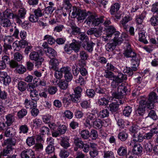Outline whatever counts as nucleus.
<instances>
[{
    "instance_id": "obj_1",
    "label": "nucleus",
    "mask_w": 158,
    "mask_h": 158,
    "mask_svg": "<svg viewBox=\"0 0 158 158\" xmlns=\"http://www.w3.org/2000/svg\"><path fill=\"white\" fill-rule=\"evenodd\" d=\"M71 17L77 18L78 21L84 19L85 17H88L85 19V23L89 25L92 24L94 26H97L104 21V16L98 18L96 15L92 13L89 11H87L85 10H81L77 8L76 7H73L72 11Z\"/></svg>"
},
{
    "instance_id": "obj_2",
    "label": "nucleus",
    "mask_w": 158,
    "mask_h": 158,
    "mask_svg": "<svg viewBox=\"0 0 158 158\" xmlns=\"http://www.w3.org/2000/svg\"><path fill=\"white\" fill-rule=\"evenodd\" d=\"M118 92H120L118 94L117 92L113 93L112 94L113 97L118 100H116V102H112L109 105L110 110L112 112L117 111L118 109L119 105L123 104L124 102L123 101L120 99L124 95L126 94L127 92V89L123 84L119 86Z\"/></svg>"
},
{
    "instance_id": "obj_3",
    "label": "nucleus",
    "mask_w": 158,
    "mask_h": 158,
    "mask_svg": "<svg viewBox=\"0 0 158 158\" xmlns=\"http://www.w3.org/2000/svg\"><path fill=\"white\" fill-rule=\"evenodd\" d=\"M131 68L126 67L124 70V73H127L129 76H132L133 74V71L137 70V68L139 63V57L138 55L132 58L131 60Z\"/></svg>"
},
{
    "instance_id": "obj_4",
    "label": "nucleus",
    "mask_w": 158,
    "mask_h": 158,
    "mask_svg": "<svg viewBox=\"0 0 158 158\" xmlns=\"http://www.w3.org/2000/svg\"><path fill=\"white\" fill-rule=\"evenodd\" d=\"M13 14L7 10H5L3 13L0 14V22L1 25L7 27L10 26L11 23L9 19L13 18Z\"/></svg>"
},
{
    "instance_id": "obj_5",
    "label": "nucleus",
    "mask_w": 158,
    "mask_h": 158,
    "mask_svg": "<svg viewBox=\"0 0 158 158\" xmlns=\"http://www.w3.org/2000/svg\"><path fill=\"white\" fill-rule=\"evenodd\" d=\"M146 98L144 97L140 96L138 99L139 102V104L138 109L136 110L137 114L139 115H142L144 113L145 111V108L147 106L146 103Z\"/></svg>"
},
{
    "instance_id": "obj_6",
    "label": "nucleus",
    "mask_w": 158,
    "mask_h": 158,
    "mask_svg": "<svg viewBox=\"0 0 158 158\" xmlns=\"http://www.w3.org/2000/svg\"><path fill=\"white\" fill-rule=\"evenodd\" d=\"M158 99V96L156 93L154 92L151 93L149 94L148 101H146L147 108L149 109L154 108V103L157 102Z\"/></svg>"
},
{
    "instance_id": "obj_7",
    "label": "nucleus",
    "mask_w": 158,
    "mask_h": 158,
    "mask_svg": "<svg viewBox=\"0 0 158 158\" xmlns=\"http://www.w3.org/2000/svg\"><path fill=\"white\" fill-rule=\"evenodd\" d=\"M80 49V46L77 43H72L69 44H66L64 47L65 51L67 53L70 54L73 50L75 52H77Z\"/></svg>"
},
{
    "instance_id": "obj_8",
    "label": "nucleus",
    "mask_w": 158,
    "mask_h": 158,
    "mask_svg": "<svg viewBox=\"0 0 158 158\" xmlns=\"http://www.w3.org/2000/svg\"><path fill=\"white\" fill-rule=\"evenodd\" d=\"M29 57L31 60L36 62L35 65L38 67L41 65L42 62L44 60V59L40 56L39 53L36 52H31L30 54Z\"/></svg>"
},
{
    "instance_id": "obj_9",
    "label": "nucleus",
    "mask_w": 158,
    "mask_h": 158,
    "mask_svg": "<svg viewBox=\"0 0 158 158\" xmlns=\"http://www.w3.org/2000/svg\"><path fill=\"white\" fill-rule=\"evenodd\" d=\"M97 118L96 114L88 113L86 117L85 121L84 123L85 126L86 127H89L92 126V124Z\"/></svg>"
},
{
    "instance_id": "obj_10",
    "label": "nucleus",
    "mask_w": 158,
    "mask_h": 158,
    "mask_svg": "<svg viewBox=\"0 0 158 158\" xmlns=\"http://www.w3.org/2000/svg\"><path fill=\"white\" fill-rule=\"evenodd\" d=\"M26 14V9L24 8H21L19 10L17 15H13V19H15L17 23L21 24L22 23V21L20 19H24Z\"/></svg>"
},
{
    "instance_id": "obj_11",
    "label": "nucleus",
    "mask_w": 158,
    "mask_h": 158,
    "mask_svg": "<svg viewBox=\"0 0 158 158\" xmlns=\"http://www.w3.org/2000/svg\"><path fill=\"white\" fill-rule=\"evenodd\" d=\"M143 139V136L140 133L134 134L133 136V139L129 144V145H133L135 143L140 142Z\"/></svg>"
},
{
    "instance_id": "obj_12",
    "label": "nucleus",
    "mask_w": 158,
    "mask_h": 158,
    "mask_svg": "<svg viewBox=\"0 0 158 158\" xmlns=\"http://www.w3.org/2000/svg\"><path fill=\"white\" fill-rule=\"evenodd\" d=\"M0 80L3 82L4 85H6L10 82L11 79L6 72H2L0 73Z\"/></svg>"
},
{
    "instance_id": "obj_13",
    "label": "nucleus",
    "mask_w": 158,
    "mask_h": 158,
    "mask_svg": "<svg viewBox=\"0 0 158 158\" xmlns=\"http://www.w3.org/2000/svg\"><path fill=\"white\" fill-rule=\"evenodd\" d=\"M145 17V15L142 13L140 15L137 16L135 18V21L137 24V28L141 31L143 28V25L142 23Z\"/></svg>"
},
{
    "instance_id": "obj_14",
    "label": "nucleus",
    "mask_w": 158,
    "mask_h": 158,
    "mask_svg": "<svg viewBox=\"0 0 158 158\" xmlns=\"http://www.w3.org/2000/svg\"><path fill=\"white\" fill-rule=\"evenodd\" d=\"M34 156V152L31 149L23 151L21 154L22 158H32Z\"/></svg>"
},
{
    "instance_id": "obj_15",
    "label": "nucleus",
    "mask_w": 158,
    "mask_h": 158,
    "mask_svg": "<svg viewBox=\"0 0 158 158\" xmlns=\"http://www.w3.org/2000/svg\"><path fill=\"white\" fill-rule=\"evenodd\" d=\"M59 64V62L57 59H52L50 61L49 68L50 69L54 70H58V65Z\"/></svg>"
},
{
    "instance_id": "obj_16",
    "label": "nucleus",
    "mask_w": 158,
    "mask_h": 158,
    "mask_svg": "<svg viewBox=\"0 0 158 158\" xmlns=\"http://www.w3.org/2000/svg\"><path fill=\"white\" fill-rule=\"evenodd\" d=\"M123 54L126 57H131L132 58L138 56L132 51V49L129 47H128L124 51Z\"/></svg>"
},
{
    "instance_id": "obj_17",
    "label": "nucleus",
    "mask_w": 158,
    "mask_h": 158,
    "mask_svg": "<svg viewBox=\"0 0 158 158\" xmlns=\"http://www.w3.org/2000/svg\"><path fill=\"white\" fill-rule=\"evenodd\" d=\"M80 57L81 59L83 60L80 62L79 64L83 67L86 65L85 61H84L87 59L88 56L87 53L85 51H81L80 53Z\"/></svg>"
},
{
    "instance_id": "obj_18",
    "label": "nucleus",
    "mask_w": 158,
    "mask_h": 158,
    "mask_svg": "<svg viewBox=\"0 0 158 158\" xmlns=\"http://www.w3.org/2000/svg\"><path fill=\"white\" fill-rule=\"evenodd\" d=\"M133 147L132 152L136 155L141 153L142 151V148L140 144L138 143H135L133 145H129Z\"/></svg>"
},
{
    "instance_id": "obj_19",
    "label": "nucleus",
    "mask_w": 158,
    "mask_h": 158,
    "mask_svg": "<svg viewBox=\"0 0 158 158\" xmlns=\"http://www.w3.org/2000/svg\"><path fill=\"white\" fill-rule=\"evenodd\" d=\"M132 19V17L130 15H127L124 17L120 21V24L124 29H126L127 25L126 24L129 21Z\"/></svg>"
},
{
    "instance_id": "obj_20",
    "label": "nucleus",
    "mask_w": 158,
    "mask_h": 158,
    "mask_svg": "<svg viewBox=\"0 0 158 158\" xmlns=\"http://www.w3.org/2000/svg\"><path fill=\"white\" fill-rule=\"evenodd\" d=\"M24 105L27 108L31 109L33 108H36L37 106L36 102L30 101L27 99H25Z\"/></svg>"
},
{
    "instance_id": "obj_21",
    "label": "nucleus",
    "mask_w": 158,
    "mask_h": 158,
    "mask_svg": "<svg viewBox=\"0 0 158 158\" xmlns=\"http://www.w3.org/2000/svg\"><path fill=\"white\" fill-rule=\"evenodd\" d=\"M120 8V5L118 3L112 5L110 7V12L111 15L114 14V13L118 11Z\"/></svg>"
},
{
    "instance_id": "obj_22",
    "label": "nucleus",
    "mask_w": 158,
    "mask_h": 158,
    "mask_svg": "<svg viewBox=\"0 0 158 158\" xmlns=\"http://www.w3.org/2000/svg\"><path fill=\"white\" fill-rule=\"evenodd\" d=\"M69 141L67 137H62L60 140L61 145L65 149L67 148L70 146Z\"/></svg>"
},
{
    "instance_id": "obj_23",
    "label": "nucleus",
    "mask_w": 158,
    "mask_h": 158,
    "mask_svg": "<svg viewBox=\"0 0 158 158\" xmlns=\"http://www.w3.org/2000/svg\"><path fill=\"white\" fill-rule=\"evenodd\" d=\"M98 117L101 118L108 117L109 115V112L107 109L101 110L98 114Z\"/></svg>"
},
{
    "instance_id": "obj_24",
    "label": "nucleus",
    "mask_w": 158,
    "mask_h": 158,
    "mask_svg": "<svg viewBox=\"0 0 158 158\" xmlns=\"http://www.w3.org/2000/svg\"><path fill=\"white\" fill-rule=\"evenodd\" d=\"M6 121L5 123L8 126H10L15 120L14 116L11 114H9L6 116Z\"/></svg>"
},
{
    "instance_id": "obj_25",
    "label": "nucleus",
    "mask_w": 158,
    "mask_h": 158,
    "mask_svg": "<svg viewBox=\"0 0 158 158\" xmlns=\"http://www.w3.org/2000/svg\"><path fill=\"white\" fill-rule=\"evenodd\" d=\"M102 121L100 119H96L95 121H94V123L92 124V126H93L94 128L96 129H99L101 128L102 127Z\"/></svg>"
},
{
    "instance_id": "obj_26",
    "label": "nucleus",
    "mask_w": 158,
    "mask_h": 158,
    "mask_svg": "<svg viewBox=\"0 0 158 158\" xmlns=\"http://www.w3.org/2000/svg\"><path fill=\"white\" fill-rule=\"evenodd\" d=\"M116 31V29L113 26H110L106 30V35L108 36L111 37Z\"/></svg>"
},
{
    "instance_id": "obj_27",
    "label": "nucleus",
    "mask_w": 158,
    "mask_h": 158,
    "mask_svg": "<svg viewBox=\"0 0 158 158\" xmlns=\"http://www.w3.org/2000/svg\"><path fill=\"white\" fill-rule=\"evenodd\" d=\"M145 32L144 31H143L139 32V40L145 44L147 43L148 41L146 40Z\"/></svg>"
},
{
    "instance_id": "obj_28",
    "label": "nucleus",
    "mask_w": 158,
    "mask_h": 158,
    "mask_svg": "<svg viewBox=\"0 0 158 158\" xmlns=\"http://www.w3.org/2000/svg\"><path fill=\"white\" fill-rule=\"evenodd\" d=\"M98 102L99 105L106 106L108 104L109 101L105 98H102L98 99Z\"/></svg>"
},
{
    "instance_id": "obj_29",
    "label": "nucleus",
    "mask_w": 158,
    "mask_h": 158,
    "mask_svg": "<svg viewBox=\"0 0 158 158\" xmlns=\"http://www.w3.org/2000/svg\"><path fill=\"white\" fill-rule=\"evenodd\" d=\"M81 137L84 139H87L90 137V132L86 130H82L80 132Z\"/></svg>"
},
{
    "instance_id": "obj_30",
    "label": "nucleus",
    "mask_w": 158,
    "mask_h": 158,
    "mask_svg": "<svg viewBox=\"0 0 158 158\" xmlns=\"http://www.w3.org/2000/svg\"><path fill=\"white\" fill-rule=\"evenodd\" d=\"M118 154L121 156L126 155L127 153V148L124 146H121L117 151Z\"/></svg>"
},
{
    "instance_id": "obj_31",
    "label": "nucleus",
    "mask_w": 158,
    "mask_h": 158,
    "mask_svg": "<svg viewBox=\"0 0 158 158\" xmlns=\"http://www.w3.org/2000/svg\"><path fill=\"white\" fill-rule=\"evenodd\" d=\"M33 126L35 129H38L40 127L42 124L41 120L39 118H35L32 121Z\"/></svg>"
},
{
    "instance_id": "obj_32",
    "label": "nucleus",
    "mask_w": 158,
    "mask_h": 158,
    "mask_svg": "<svg viewBox=\"0 0 158 158\" xmlns=\"http://www.w3.org/2000/svg\"><path fill=\"white\" fill-rule=\"evenodd\" d=\"M127 36V34H123L120 36V37H119V38L116 39L114 40H113L114 43L116 44V45L120 44L122 43L123 40H124L123 38L126 37Z\"/></svg>"
},
{
    "instance_id": "obj_33",
    "label": "nucleus",
    "mask_w": 158,
    "mask_h": 158,
    "mask_svg": "<svg viewBox=\"0 0 158 158\" xmlns=\"http://www.w3.org/2000/svg\"><path fill=\"white\" fill-rule=\"evenodd\" d=\"M112 80H113V81L111 83V85L113 88H116L118 85V87H119V86L122 85V84H123L124 86L126 87V89H127L126 87L124 85V84L123 83H122L121 84V85H119L121 82L118 81L115 78H114ZM118 93H117L118 94H119V93H120V92H118Z\"/></svg>"
},
{
    "instance_id": "obj_34",
    "label": "nucleus",
    "mask_w": 158,
    "mask_h": 158,
    "mask_svg": "<svg viewBox=\"0 0 158 158\" xmlns=\"http://www.w3.org/2000/svg\"><path fill=\"white\" fill-rule=\"evenodd\" d=\"M15 130L12 127H9L5 132L4 135L7 137H10L14 135Z\"/></svg>"
},
{
    "instance_id": "obj_35",
    "label": "nucleus",
    "mask_w": 158,
    "mask_h": 158,
    "mask_svg": "<svg viewBox=\"0 0 158 158\" xmlns=\"http://www.w3.org/2000/svg\"><path fill=\"white\" fill-rule=\"evenodd\" d=\"M30 97L32 100L36 102L39 100L38 92L37 90L34 91L30 92Z\"/></svg>"
},
{
    "instance_id": "obj_36",
    "label": "nucleus",
    "mask_w": 158,
    "mask_h": 158,
    "mask_svg": "<svg viewBox=\"0 0 158 158\" xmlns=\"http://www.w3.org/2000/svg\"><path fill=\"white\" fill-rule=\"evenodd\" d=\"M132 111V108L130 106H126L123 111V114L126 116L128 117L131 114Z\"/></svg>"
},
{
    "instance_id": "obj_37",
    "label": "nucleus",
    "mask_w": 158,
    "mask_h": 158,
    "mask_svg": "<svg viewBox=\"0 0 158 158\" xmlns=\"http://www.w3.org/2000/svg\"><path fill=\"white\" fill-rule=\"evenodd\" d=\"M71 100V95L69 94H67L65 95L63 99V103L67 106L69 105L70 102Z\"/></svg>"
},
{
    "instance_id": "obj_38",
    "label": "nucleus",
    "mask_w": 158,
    "mask_h": 158,
    "mask_svg": "<svg viewBox=\"0 0 158 158\" xmlns=\"http://www.w3.org/2000/svg\"><path fill=\"white\" fill-rule=\"evenodd\" d=\"M115 78L118 81L121 83L122 82L123 80L127 79V76L121 73H118L117 76H115Z\"/></svg>"
},
{
    "instance_id": "obj_39",
    "label": "nucleus",
    "mask_w": 158,
    "mask_h": 158,
    "mask_svg": "<svg viewBox=\"0 0 158 158\" xmlns=\"http://www.w3.org/2000/svg\"><path fill=\"white\" fill-rule=\"evenodd\" d=\"M28 127L27 125H22L19 127V133H23L24 134L27 133L28 131Z\"/></svg>"
},
{
    "instance_id": "obj_40",
    "label": "nucleus",
    "mask_w": 158,
    "mask_h": 158,
    "mask_svg": "<svg viewBox=\"0 0 158 158\" xmlns=\"http://www.w3.org/2000/svg\"><path fill=\"white\" fill-rule=\"evenodd\" d=\"M47 40L48 43L50 45H52L55 42V40L51 36L49 35H45L44 38V40Z\"/></svg>"
},
{
    "instance_id": "obj_41",
    "label": "nucleus",
    "mask_w": 158,
    "mask_h": 158,
    "mask_svg": "<svg viewBox=\"0 0 158 158\" xmlns=\"http://www.w3.org/2000/svg\"><path fill=\"white\" fill-rule=\"evenodd\" d=\"M78 37L81 40L84 42H87L89 40L88 37L84 32L79 33L78 34Z\"/></svg>"
},
{
    "instance_id": "obj_42",
    "label": "nucleus",
    "mask_w": 158,
    "mask_h": 158,
    "mask_svg": "<svg viewBox=\"0 0 158 158\" xmlns=\"http://www.w3.org/2000/svg\"><path fill=\"white\" fill-rule=\"evenodd\" d=\"M54 148L52 145H48L46 148V152L48 155L52 154L54 153Z\"/></svg>"
},
{
    "instance_id": "obj_43",
    "label": "nucleus",
    "mask_w": 158,
    "mask_h": 158,
    "mask_svg": "<svg viewBox=\"0 0 158 158\" xmlns=\"http://www.w3.org/2000/svg\"><path fill=\"white\" fill-rule=\"evenodd\" d=\"M116 46V44L114 43H108L106 45V49L109 52L112 51L115 49Z\"/></svg>"
},
{
    "instance_id": "obj_44",
    "label": "nucleus",
    "mask_w": 158,
    "mask_h": 158,
    "mask_svg": "<svg viewBox=\"0 0 158 158\" xmlns=\"http://www.w3.org/2000/svg\"><path fill=\"white\" fill-rule=\"evenodd\" d=\"M150 22L152 25L155 26L158 25V17L155 15L152 17L150 19Z\"/></svg>"
},
{
    "instance_id": "obj_45",
    "label": "nucleus",
    "mask_w": 158,
    "mask_h": 158,
    "mask_svg": "<svg viewBox=\"0 0 158 158\" xmlns=\"http://www.w3.org/2000/svg\"><path fill=\"white\" fill-rule=\"evenodd\" d=\"M128 137L127 134L125 132H120L118 135V138L122 141H125Z\"/></svg>"
},
{
    "instance_id": "obj_46",
    "label": "nucleus",
    "mask_w": 158,
    "mask_h": 158,
    "mask_svg": "<svg viewBox=\"0 0 158 158\" xmlns=\"http://www.w3.org/2000/svg\"><path fill=\"white\" fill-rule=\"evenodd\" d=\"M12 148L11 147H7L6 148L3 149V151L1 153V155L6 156L8 154H10L12 151Z\"/></svg>"
},
{
    "instance_id": "obj_47",
    "label": "nucleus",
    "mask_w": 158,
    "mask_h": 158,
    "mask_svg": "<svg viewBox=\"0 0 158 158\" xmlns=\"http://www.w3.org/2000/svg\"><path fill=\"white\" fill-rule=\"evenodd\" d=\"M59 87L62 89H66L68 87V84L67 82L64 81H61L58 84Z\"/></svg>"
},
{
    "instance_id": "obj_48",
    "label": "nucleus",
    "mask_w": 158,
    "mask_h": 158,
    "mask_svg": "<svg viewBox=\"0 0 158 158\" xmlns=\"http://www.w3.org/2000/svg\"><path fill=\"white\" fill-rule=\"evenodd\" d=\"M114 157V153L111 151H104V158H113Z\"/></svg>"
},
{
    "instance_id": "obj_49",
    "label": "nucleus",
    "mask_w": 158,
    "mask_h": 158,
    "mask_svg": "<svg viewBox=\"0 0 158 158\" xmlns=\"http://www.w3.org/2000/svg\"><path fill=\"white\" fill-rule=\"evenodd\" d=\"M106 71H113L116 72V68L114 67L111 64L107 63L105 66Z\"/></svg>"
},
{
    "instance_id": "obj_50",
    "label": "nucleus",
    "mask_w": 158,
    "mask_h": 158,
    "mask_svg": "<svg viewBox=\"0 0 158 158\" xmlns=\"http://www.w3.org/2000/svg\"><path fill=\"white\" fill-rule=\"evenodd\" d=\"M104 76L106 78H109L110 80H112L113 79L115 78V76L112 72L106 70L105 72Z\"/></svg>"
},
{
    "instance_id": "obj_51",
    "label": "nucleus",
    "mask_w": 158,
    "mask_h": 158,
    "mask_svg": "<svg viewBox=\"0 0 158 158\" xmlns=\"http://www.w3.org/2000/svg\"><path fill=\"white\" fill-rule=\"evenodd\" d=\"M18 89L21 91H23L26 89V84L23 81L19 82L18 84Z\"/></svg>"
},
{
    "instance_id": "obj_52",
    "label": "nucleus",
    "mask_w": 158,
    "mask_h": 158,
    "mask_svg": "<svg viewBox=\"0 0 158 158\" xmlns=\"http://www.w3.org/2000/svg\"><path fill=\"white\" fill-rule=\"evenodd\" d=\"M13 40L14 39L11 36H5L3 38V41L6 44L11 43Z\"/></svg>"
},
{
    "instance_id": "obj_53",
    "label": "nucleus",
    "mask_w": 158,
    "mask_h": 158,
    "mask_svg": "<svg viewBox=\"0 0 158 158\" xmlns=\"http://www.w3.org/2000/svg\"><path fill=\"white\" fill-rule=\"evenodd\" d=\"M35 139L32 137L27 138L26 140V143L29 146H31L35 144Z\"/></svg>"
},
{
    "instance_id": "obj_54",
    "label": "nucleus",
    "mask_w": 158,
    "mask_h": 158,
    "mask_svg": "<svg viewBox=\"0 0 158 158\" xmlns=\"http://www.w3.org/2000/svg\"><path fill=\"white\" fill-rule=\"evenodd\" d=\"M71 100L74 102L77 103L80 101L81 96L76 94L71 95Z\"/></svg>"
},
{
    "instance_id": "obj_55",
    "label": "nucleus",
    "mask_w": 158,
    "mask_h": 158,
    "mask_svg": "<svg viewBox=\"0 0 158 158\" xmlns=\"http://www.w3.org/2000/svg\"><path fill=\"white\" fill-rule=\"evenodd\" d=\"M140 129V127L136 125H133L132 126L130 129V131L135 134L138 133V131Z\"/></svg>"
},
{
    "instance_id": "obj_56",
    "label": "nucleus",
    "mask_w": 158,
    "mask_h": 158,
    "mask_svg": "<svg viewBox=\"0 0 158 158\" xmlns=\"http://www.w3.org/2000/svg\"><path fill=\"white\" fill-rule=\"evenodd\" d=\"M40 134L42 135L48 134L49 132V129L46 127H43L40 128Z\"/></svg>"
},
{
    "instance_id": "obj_57",
    "label": "nucleus",
    "mask_w": 158,
    "mask_h": 158,
    "mask_svg": "<svg viewBox=\"0 0 158 158\" xmlns=\"http://www.w3.org/2000/svg\"><path fill=\"white\" fill-rule=\"evenodd\" d=\"M67 130L66 127L65 125H62L60 126L57 129L60 135L64 134L66 131Z\"/></svg>"
},
{
    "instance_id": "obj_58",
    "label": "nucleus",
    "mask_w": 158,
    "mask_h": 158,
    "mask_svg": "<svg viewBox=\"0 0 158 158\" xmlns=\"http://www.w3.org/2000/svg\"><path fill=\"white\" fill-rule=\"evenodd\" d=\"M45 52L47 55L50 54V56H54L56 55V52L54 49L51 48H48L47 50L45 51Z\"/></svg>"
},
{
    "instance_id": "obj_59",
    "label": "nucleus",
    "mask_w": 158,
    "mask_h": 158,
    "mask_svg": "<svg viewBox=\"0 0 158 158\" xmlns=\"http://www.w3.org/2000/svg\"><path fill=\"white\" fill-rule=\"evenodd\" d=\"M90 135L93 140H95L98 137L97 132L95 130H91L90 133Z\"/></svg>"
},
{
    "instance_id": "obj_60",
    "label": "nucleus",
    "mask_w": 158,
    "mask_h": 158,
    "mask_svg": "<svg viewBox=\"0 0 158 158\" xmlns=\"http://www.w3.org/2000/svg\"><path fill=\"white\" fill-rule=\"evenodd\" d=\"M27 111L25 109H21L18 113V116L19 118H22L27 114Z\"/></svg>"
},
{
    "instance_id": "obj_61",
    "label": "nucleus",
    "mask_w": 158,
    "mask_h": 158,
    "mask_svg": "<svg viewBox=\"0 0 158 158\" xmlns=\"http://www.w3.org/2000/svg\"><path fill=\"white\" fill-rule=\"evenodd\" d=\"M33 12L34 15L38 18H39V17H41L43 15L42 10L39 8L34 10Z\"/></svg>"
},
{
    "instance_id": "obj_62",
    "label": "nucleus",
    "mask_w": 158,
    "mask_h": 158,
    "mask_svg": "<svg viewBox=\"0 0 158 158\" xmlns=\"http://www.w3.org/2000/svg\"><path fill=\"white\" fill-rule=\"evenodd\" d=\"M86 93L87 96L89 98L93 97L95 94V91L92 89H87Z\"/></svg>"
},
{
    "instance_id": "obj_63",
    "label": "nucleus",
    "mask_w": 158,
    "mask_h": 158,
    "mask_svg": "<svg viewBox=\"0 0 158 158\" xmlns=\"http://www.w3.org/2000/svg\"><path fill=\"white\" fill-rule=\"evenodd\" d=\"M60 155L61 158H66L69 155V153L66 150H62L61 151Z\"/></svg>"
},
{
    "instance_id": "obj_64",
    "label": "nucleus",
    "mask_w": 158,
    "mask_h": 158,
    "mask_svg": "<svg viewBox=\"0 0 158 158\" xmlns=\"http://www.w3.org/2000/svg\"><path fill=\"white\" fill-rule=\"evenodd\" d=\"M74 143L75 145L79 148H82L84 144L83 141L79 139H75Z\"/></svg>"
}]
</instances>
